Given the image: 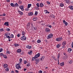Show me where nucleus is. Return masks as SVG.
<instances>
[{
    "mask_svg": "<svg viewBox=\"0 0 73 73\" xmlns=\"http://www.w3.org/2000/svg\"><path fill=\"white\" fill-rule=\"evenodd\" d=\"M66 44V41H64L63 43H62V48H64V47H65V45Z\"/></svg>",
    "mask_w": 73,
    "mask_h": 73,
    "instance_id": "obj_1",
    "label": "nucleus"
},
{
    "mask_svg": "<svg viewBox=\"0 0 73 73\" xmlns=\"http://www.w3.org/2000/svg\"><path fill=\"white\" fill-rule=\"evenodd\" d=\"M20 64H16L15 67H16V68L17 69H21V66H19Z\"/></svg>",
    "mask_w": 73,
    "mask_h": 73,
    "instance_id": "obj_2",
    "label": "nucleus"
},
{
    "mask_svg": "<svg viewBox=\"0 0 73 73\" xmlns=\"http://www.w3.org/2000/svg\"><path fill=\"white\" fill-rule=\"evenodd\" d=\"M21 39L23 41L24 40H25H25H27V37H26L25 36H23L21 37Z\"/></svg>",
    "mask_w": 73,
    "mask_h": 73,
    "instance_id": "obj_3",
    "label": "nucleus"
},
{
    "mask_svg": "<svg viewBox=\"0 0 73 73\" xmlns=\"http://www.w3.org/2000/svg\"><path fill=\"white\" fill-rule=\"evenodd\" d=\"M53 34H50L47 37V39H49V38H51L53 37Z\"/></svg>",
    "mask_w": 73,
    "mask_h": 73,
    "instance_id": "obj_4",
    "label": "nucleus"
},
{
    "mask_svg": "<svg viewBox=\"0 0 73 73\" xmlns=\"http://www.w3.org/2000/svg\"><path fill=\"white\" fill-rule=\"evenodd\" d=\"M19 8L22 11H24V6L23 5H20L19 6Z\"/></svg>",
    "mask_w": 73,
    "mask_h": 73,
    "instance_id": "obj_5",
    "label": "nucleus"
},
{
    "mask_svg": "<svg viewBox=\"0 0 73 73\" xmlns=\"http://www.w3.org/2000/svg\"><path fill=\"white\" fill-rule=\"evenodd\" d=\"M32 30H33V31H35L36 29H37V28L35 27V26H34V27L32 26V27H31Z\"/></svg>",
    "mask_w": 73,
    "mask_h": 73,
    "instance_id": "obj_6",
    "label": "nucleus"
},
{
    "mask_svg": "<svg viewBox=\"0 0 73 73\" xmlns=\"http://www.w3.org/2000/svg\"><path fill=\"white\" fill-rule=\"evenodd\" d=\"M40 56V53H38L37 54H36L35 56V58H38Z\"/></svg>",
    "mask_w": 73,
    "mask_h": 73,
    "instance_id": "obj_7",
    "label": "nucleus"
},
{
    "mask_svg": "<svg viewBox=\"0 0 73 73\" xmlns=\"http://www.w3.org/2000/svg\"><path fill=\"white\" fill-rule=\"evenodd\" d=\"M62 38L61 37L59 38H57L56 40L57 41H61L62 40Z\"/></svg>",
    "mask_w": 73,
    "mask_h": 73,
    "instance_id": "obj_8",
    "label": "nucleus"
},
{
    "mask_svg": "<svg viewBox=\"0 0 73 73\" xmlns=\"http://www.w3.org/2000/svg\"><path fill=\"white\" fill-rule=\"evenodd\" d=\"M18 12H19V14H20V15H23V13L21 11H20L19 10H17Z\"/></svg>",
    "mask_w": 73,
    "mask_h": 73,
    "instance_id": "obj_9",
    "label": "nucleus"
},
{
    "mask_svg": "<svg viewBox=\"0 0 73 73\" xmlns=\"http://www.w3.org/2000/svg\"><path fill=\"white\" fill-rule=\"evenodd\" d=\"M63 23L64 24H65L66 26L68 25V23L65 21V20H64L63 21Z\"/></svg>",
    "mask_w": 73,
    "mask_h": 73,
    "instance_id": "obj_10",
    "label": "nucleus"
},
{
    "mask_svg": "<svg viewBox=\"0 0 73 73\" xmlns=\"http://www.w3.org/2000/svg\"><path fill=\"white\" fill-rule=\"evenodd\" d=\"M46 32H49L50 31V29L48 28H46L45 29Z\"/></svg>",
    "mask_w": 73,
    "mask_h": 73,
    "instance_id": "obj_11",
    "label": "nucleus"
},
{
    "mask_svg": "<svg viewBox=\"0 0 73 73\" xmlns=\"http://www.w3.org/2000/svg\"><path fill=\"white\" fill-rule=\"evenodd\" d=\"M4 25L6 26H9V22H5L4 23Z\"/></svg>",
    "mask_w": 73,
    "mask_h": 73,
    "instance_id": "obj_12",
    "label": "nucleus"
},
{
    "mask_svg": "<svg viewBox=\"0 0 73 73\" xmlns=\"http://www.w3.org/2000/svg\"><path fill=\"white\" fill-rule=\"evenodd\" d=\"M68 57V55L66 54L64 56V57H63V58L64 59V60H65V59H66V58H67Z\"/></svg>",
    "mask_w": 73,
    "mask_h": 73,
    "instance_id": "obj_13",
    "label": "nucleus"
},
{
    "mask_svg": "<svg viewBox=\"0 0 73 73\" xmlns=\"http://www.w3.org/2000/svg\"><path fill=\"white\" fill-rule=\"evenodd\" d=\"M19 6V4H18V3H16L14 5V7L15 8V7H18Z\"/></svg>",
    "mask_w": 73,
    "mask_h": 73,
    "instance_id": "obj_14",
    "label": "nucleus"
},
{
    "mask_svg": "<svg viewBox=\"0 0 73 73\" xmlns=\"http://www.w3.org/2000/svg\"><path fill=\"white\" fill-rule=\"evenodd\" d=\"M35 61L36 62H40V60H39V58L36 59Z\"/></svg>",
    "mask_w": 73,
    "mask_h": 73,
    "instance_id": "obj_15",
    "label": "nucleus"
},
{
    "mask_svg": "<svg viewBox=\"0 0 73 73\" xmlns=\"http://www.w3.org/2000/svg\"><path fill=\"white\" fill-rule=\"evenodd\" d=\"M65 2L66 4H69L70 1V0H65Z\"/></svg>",
    "mask_w": 73,
    "mask_h": 73,
    "instance_id": "obj_16",
    "label": "nucleus"
},
{
    "mask_svg": "<svg viewBox=\"0 0 73 73\" xmlns=\"http://www.w3.org/2000/svg\"><path fill=\"white\" fill-rule=\"evenodd\" d=\"M28 15L29 16H32V15H33V13L31 12L30 13H29Z\"/></svg>",
    "mask_w": 73,
    "mask_h": 73,
    "instance_id": "obj_17",
    "label": "nucleus"
},
{
    "mask_svg": "<svg viewBox=\"0 0 73 73\" xmlns=\"http://www.w3.org/2000/svg\"><path fill=\"white\" fill-rule=\"evenodd\" d=\"M3 67L5 68H7L8 67V65L7 64H5L3 65Z\"/></svg>",
    "mask_w": 73,
    "mask_h": 73,
    "instance_id": "obj_18",
    "label": "nucleus"
},
{
    "mask_svg": "<svg viewBox=\"0 0 73 73\" xmlns=\"http://www.w3.org/2000/svg\"><path fill=\"white\" fill-rule=\"evenodd\" d=\"M31 6L32 5L31 4H29L27 6L28 9H29V8H30Z\"/></svg>",
    "mask_w": 73,
    "mask_h": 73,
    "instance_id": "obj_19",
    "label": "nucleus"
},
{
    "mask_svg": "<svg viewBox=\"0 0 73 73\" xmlns=\"http://www.w3.org/2000/svg\"><path fill=\"white\" fill-rule=\"evenodd\" d=\"M40 7H43L44 6V4L42 3H41L40 4Z\"/></svg>",
    "mask_w": 73,
    "mask_h": 73,
    "instance_id": "obj_20",
    "label": "nucleus"
},
{
    "mask_svg": "<svg viewBox=\"0 0 73 73\" xmlns=\"http://www.w3.org/2000/svg\"><path fill=\"white\" fill-rule=\"evenodd\" d=\"M10 5H11V7H15V5H14V4L13 3H11L10 4Z\"/></svg>",
    "mask_w": 73,
    "mask_h": 73,
    "instance_id": "obj_21",
    "label": "nucleus"
},
{
    "mask_svg": "<svg viewBox=\"0 0 73 73\" xmlns=\"http://www.w3.org/2000/svg\"><path fill=\"white\" fill-rule=\"evenodd\" d=\"M26 48H28V49H31V48H32V46L29 45H27V46H26Z\"/></svg>",
    "mask_w": 73,
    "mask_h": 73,
    "instance_id": "obj_22",
    "label": "nucleus"
},
{
    "mask_svg": "<svg viewBox=\"0 0 73 73\" xmlns=\"http://www.w3.org/2000/svg\"><path fill=\"white\" fill-rule=\"evenodd\" d=\"M17 52L18 53H20V52H21V50L20 49H18L17 50Z\"/></svg>",
    "mask_w": 73,
    "mask_h": 73,
    "instance_id": "obj_23",
    "label": "nucleus"
},
{
    "mask_svg": "<svg viewBox=\"0 0 73 73\" xmlns=\"http://www.w3.org/2000/svg\"><path fill=\"white\" fill-rule=\"evenodd\" d=\"M69 8L71 10H72V11H73V7L72 6H70L69 7Z\"/></svg>",
    "mask_w": 73,
    "mask_h": 73,
    "instance_id": "obj_24",
    "label": "nucleus"
},
{
    "mask_svg": "<svg viewBox=\"0 0 73 73\" xmlns=\"http://www.w3.org/2000/svg\"><path fill=\"white\" fill-rule=\"evenodd\" d=\"M60 66H64V62H62L60 63Z\"/></svg>",
    "mask_w": 73,
    "mask_h": 73,
    "instance_id": "obj_25",
    "label": "nucleus"
},
{
    "mask_svg": "<svg viewBox=\"0 0 73 73\" xmlns=\"http://www.w3.org/2000/svg\"><path fill=\"white\" fill-rule=\"evenodd\" d=\"M14 45L15 47L19 46V44H14Z\"/></svg>",
    "mask_w": 73,
    "mask_h": 73,
    "instance_id": "obj_26",
    "label": "nucleus"
},
{
    "mask_svg": "<svg viewBox=\"0 0 73 73\" xmlns=\"http://www.w3.org/2000/svg\"><path fill=\"white\" fill-rule=\"evenodd\" d=\"M32 51L30 50L29 52H28V54H32Z\"/></svg>",
    "mask_w": 73,
    "mask_h": 73,
    "instance_id": "obj_27",
    "label": "nucleus"
},
{
    "mask_svg": "<svg viewBox=\"0 0 73 73\" xmlns=\"http://www.w3.org/2000/svg\"><path fill=\"white\" fill-rule=\"evenodd\" d=\"M68 62L70 64H71L73 62V61L72 60H70Z\"/></svg>",
    "mask_w": 73,
    "mask_h": 73,
    "instance_id": "obj_28",
    "label": "nucleus"
},
{
    "mask_svg": "<svg viewBox=\"0 0 73 73\" xmlns=\"http://www.w3.org/2000/svg\"><path fill=\"white\" fill-rule=\"evenodd\" d=\"M60 6L61 7H63V6H64V4L63 3H61L60 4Z\"/></svg>",
    "mask_w": 73,
    "mask_h": 73,
    "instance_id": "obj_29",
    "label": "nucleus"
},
{
    "mask_svg": "<svg viewBox=\"0 0 73 73\" xmlns=\"http://www.w3.org/2000/svg\"><path fill=\"white\" fill-rule=\"evenodd\" d=\"M30 24H31V23H29L27 24V26L28 28H29V27H30Z\"/></svg>",
    "mask_w": 73,
    "mask_h": 73,
    "instance_id": "obj_30",
    "label": "nucleus"
},
{
    "mask_svg": "<svg viewBox=\"0 0 73 73\" xmlns=\"http://www.w3.org/2000/svg\"><path fill=\"white\" fill-rule=\"evenodd\" d=\"M36 19H37V17H35L33 18V21H36Z\"/></svg>",
    "mask_w": 73,
    "mask_h": 73,
    "instance_id": "obj_31",
    "label": "nucleus"
},
{
    "mask_svg": "<svg viewBox=\"0 0 73 73\" xmlns=\"http://www.w3.org/2000/svg\"><path fill=\"white\" fill-rule=\"evenodd\" d=\"M36 58H35V57H33L32 58V61H34V60H35V59Z\"/></svg>",
    "mask_w": 73,
    "mask_h": 73,
    "instance_id": "obj_32",
    "label": "nucleus"
},
{
    "mask_svg": "<svg viewBox=\"0 0 73 73\" xmlns=\"http://www.w3.org/2000/svg\"><path fill=\"white\" fill-rule=\"evenodd\" d=\"M22 35H25V32L24 31H22Z\"/></svg>",
    "mask_w": 73,
    "mask_h": 73,
    "instance_id": "obj_33",
    "label": "nucleus"
},
{
    "mask_svg": "<svg viewBox=\"0 0 73 73\" xmlns=\"http://www.w3.org/2000/svg\"><path fill=\"white\" fill-rule=\"evenodd\" d=\"M3 29H0V32H2L3 31H4V29H3Z\"/></svg>",
    "mask_w": 73,
    "mask_h": 73,
    "instance_id": "obj_34",
    "label": "nucleus"
},
{
    "mask_svg": "<svg viewBox=\"0 0 73 73\" xmlns=\"http://www.w3.org/2000/svg\"><path fill=\"white\" fill-rule=\"evenodd\" d=\"M37 42L38 43H40L41 42V40H38L37 41Z\"/></svg>",
    "mask_w": 73,
    "mask_h": 73,
    "instance_id": "obj_35",
    "label": "nucleus"
},
{
    "mask_svg": "<svg viewBox=\"0 0 73 73\" xmlns=\"http://www.w3.org/2000/svg\"><path fill=\"white\" fill-rule=\"evenodd\" d=\"M60 44H59L56 45V46L58 48H59L60 47Z\"/></svg>",
    "mask_w": 73,
    "mask_h": 73,
    "instance_id": "obj_36",
    "label": "nucleus"
},
{
    "mask_svg": "<svg viewBox=\"0 0 73 73\" xmlns=\"http://www.w3.org/2000/svg\"><path fill=\"white\" fill-rule=\"evenodd\" d=\"M44 11L45 13H48V11H47V10H44Z\"/></svg>",
    "mask_w": 73,
    "mask_h": 73,
    "instance_id": "obj_37",
    "label": "nucleus"
},
{
    "mask_svg": "<svg viewBox=\"0 0 73 73\" xmlns=\"http://www.w3.org/2000/svg\"><path fill=\"white\" fill-rule=\"evenodd\" d=\"M72 50L71 48H69L68 49V51L69 52L71 51H72Z\"/></svg>",
    "mask_w": 73,
    "mask_h": 73,
    "instance_id": "obj_38",
    "label": "nucleus"
},
{
    "mask_svg": "<svg viewBox=\"0 0 73 73\" xmlns=\"http://www.w3.org/2000/svg\"><path fill=\"white\" fill-rule=\"evenodd\" d=\"M37 14H38V13H37V12L36 11L35 12V16H37Z\"/></svg>",
    "mask_w": 73,
    "mask_h": 73,
    "instance_id": "obj_39",
    "label": "nucleus"
},
{
    "mask_svg": "<svg viewBox=\"0 0 73 73\" xmlns=\"http://www.w3.org/2000/svg\"><path fill=\"white\" fill-rule=\"evenodd\" d=\"M36 6H37V7H40V6H39V3H37L36 4Z\"/></svg>",
    "mask_w": 73,
    "mask_h": 73,
    "instance_id": "obj_40",
    "label": "nucleus"
},
{
    "mask_svg": "<svg viewBox=\"0 0 73 73\" xmlns=\"http://www.w3.org/2000/svg\"><path fill=\"white\" fill-rule=\"evenodd\" d=\"M6 30L7 31H10V29L7 28L6 29Z\"/></svg>",
    "mask_w": 73,
    "mask_h": 73,
    "instance_id": "obj_41",
    "label": "nucleus"
},
{
    "mask_svg": "<svg viewBox=\"0 0 73 73\" xmlns=\"http://www.w3.org/2000/svg\"><path fill=\"white\" fill-rule=\"evenodd\" d=\"M60 54H58L57 56L58 59H59V58H60Z\"/></svg>",
    "mask_w": 73,
    "mask_h": 73,
    "instance_id": "obj_42",
    "label": "nucleus"
},
{
    "mask_svg": "<svg viewBox=\"0 0 73 73\" xmlns=\"http://www.w3.org/2000/svg\"><path fill=\"white\" fill-rule=\"evenodd\" d=\"M20 62H21L23 61V59L22 58H20L19 59Z\"/></svg>",
    "mask_w": 73,
    "mask_h": 73,
    "instance_id": "obj_43",
    "label": "nucleus"
},
{
    "mask_svg": "<svg viewBox=\"0 0 73 73\" xmlns=\"http://www.w3.org/2000/svg\"><path fill=\"white\" fill-rule=\"evenodd\" d=\"M27 62V60H25L24 61V64H26Z\"/></svg>",
    "mask_w": 73,
    "mask_h": 73,
    "instance_id": "obj_44",
    "label": "nucleus"
},
{
    "mask_svg": "<svg viewBox=\"0 0 73 73\" xmlns=\"http://www.w3.org/2000/svg\"><path fill=\"white\" fill-rule=\"evenodd\" d=\"M5 70H6V71L7 72L8 71V70H9V69H8V68H6V69H5Z\"/></svg>",
    "mask_w": 73,
    "mask_h": 73,
    "instance_id": "obj_45",
    "label": "nucleus"
},
{
    "mask_svg": "<svg viewBox=\"0 0 73 73\" xmlns=\"http://www.w3.org/2000/svg\"><path fill=\"white\" fill-rule=\"evenodd\" d=\"M6 53H7V54H10V52H9V51L8 50V51H7Z\"/></svg>",
    "mask_w": 73,
    "mask_h": 73,
    "instance_id": "obj_46",
    "label": "nucleus"
},
{
    "mask_svg": "<svg viewBox=\"0 0 73 73\" xmlns=\"http://www.w3.org/2000/svg\"><path fill=\"white\" fill-rule=\"evenodd\" d=\"M3 56V57H4V58H7V55H4Z\"/></svg>",
    "mask_w": 73,
    "mask_h": 73,
    "instance_id": "obj_47",
    "label": "nucleus"
},
{
    "mask_svg": "<svg viewBox=\"0 0 73 73\" xmlns=\"http://www.w3.org/2000/svg\"><path fill=\"white\" fill-rule=\"evenodd\" d=\"M42 73V71L41 70L38 71V73Z\"/></svg>",
    "mask_w": 73,
    "mask_h": 73,
    "instance_id": "obj_48",
    "label": "nucleus"
},
{
    "mask_svg": "<svg viewBox=\"0 0 73 73\" xmlns=\"http://www.w3.org/2000/svg\"><path fill=\"white\" fill-rule=\"evenodd\" d=\"M41 25H45V23L44 22L43 23H42Z\"/></svg>",
    "mask_w": 73,
    "mask_h": 73,
    "instance_id": "obj_49",
    "label": "nucleus"
},
{
    "mask_svg": "<svg viewBox=\"0 0 73 73\" xmlns=\"http://www.w3.org/2000/svg\"><path fill=\"white\" fill-rule=\"evenodd\" d=\"M13 36H14L13 35V34H11V38H13Z\"/></svg>",
    "mask_w": 73,
    "mask_h": 73,
    "instance_id": "obj_50",
    "label": "nucleus"
},
{
    "mask_svg": "<svg viewBox=\"0 0 73 73\" xmlns=\"http://www.w3.org/2000/svg\"><path fill=\"white\" fill-rule=\"evenodd\" d=\"M3 51V48H1L0 49V52H2Z\"/></svg>",
    "mask_w": 73,
    "mask_h": 73,
    "instance_id": "obj_51",
    "label": "nucleus"
},
{
    "mask_svg": "<svg viewBox=\"0 0 73 73\" xmlns=\"http://www.w3.org/2000/svg\"><path fill=\"white\" fill-rule=\"evenodd\" d=\"M46 3H47V4H50V2H49L48 1H47L46 2Z\"/></svg>",
    "mask_w": 73,
    "mask_h": 73,
    "instance_id": "obj_52",
    "label": "nucleus"
},
{
    "mask_svg": "<svg viewBox=\"0 0 73 73\" xmlns=\"http://www.w3.org/2000/svg\"><path fill=\"white\" fill-rule=\"evenodd\" d=\"M6 15L5 13H3L2 14V16H5Z\"/></svg>",
    "mask_w": 73,
    "mask_h": 73,
    "instance_id": "obj_53",
    "label": "nucleus"
},
{
    "mask_svg": "<svg viewBox=\"0 0 73 73\" xmlns=\"http://www.w3.org/2000/svg\"><path fill=\"white\" fill-rule=\"evenodd\" d=\"M6 34H7V35H9L8 36H9L10 35V33H6Z\"/></svg>",
    "mask_w": 73,
    "mask_h": 73,
    "instance_id": "obj_54",
    "label": "nucleus"
},
{
    "mask_svg": "<svg viewBox=\"0 0 73 73\" xmlns=\"http://www.w3.org/2000/svg\"><path fill=\"white\" fill-rule=\"evenodd\" d=\"M7 38L10 39V38H11V37L10 36H8L7 37Z\"/></svg>",
    "mask_w": 73,
    "mask_h": 73,
    "instance_id": "obj_55",
    "label": "nucleus"
},
{
    "mask_svg": "<svg viewBox=\"0 0 73 73\" xmlns=\"http://www.w3.org/2000/svg\"><path fill=\"white\" fill-rule=\"evenodd\" d=\"M15 72H16V73H19V71L17 70H15Z\"/></svg>",
    "mask_w": 73,
    "mask_h": 73,
    "instance_id": "obj_56",
    "label": "nucleus"
},
{
    "mask_svg": "<svg viewBox=\"0 0 73 73\" xmlns=\"http://www.w3.org/2000/svg\"><path fill=\"white\" fill-rule=\"evenodd\" d=\"M25 10L26 11H29V9L27 8V9H26Z\"/></svg>",
    "mask_w": 73,
    "mask_h": 73,
    "instance_id": "obj_57",
    "label": "nucleus"
},
{
    "mask_svg": "<svg viewBox=\"0 0 73 73\" xmlns=\"http://www.w3.org/2000/svg\"><path fill=\"white\" fill-rule=\"evenodd\" d=\"M5 36H6V37H8V35L6 34H5Z\"/></svg>",
    "mask_w": 73,
    "mask_h": 73,
    "instance_id": "obj_58",
    "label": "nucleus"
},
{
    "mask_svg": "<svg viewBox=\"0 0 73 73\" xmlns=\"http://www.w3.org/2000/svg\"><path fill=\"white\" fill-rule=\"evenodd\" d=\"M0 54L1 56H3L4 55V54H3V53H1Z\"/></svg>",
    "mask_w": 73,
    "mask_h": 73,
    "instance_id": "obj_59",
    "label": "nucleus"
},
{
    "mask_svg": "<svg viewBox=\"0 0 73 73\" xmlns=\"http://www.w3.org/2000/svg\"><path fill=\"white\" fill-rule=\"evenodd\" d=\"M54 17H55V16H54V15H52V18H54Z\"/></svg>",
    "mask_w": 73,
    "mask_h": 73,
    "instance_id": "obj_60",
    "label": "nucleus"
},
{
    "mask_svg": "<svg viewBox=\"0 0 73 73\" xmlns=\"http://www.w3.org/2000/svg\"><path fill=\"white\" fill-rule=\"evenodd\" d=\"M72 48H73V42H72Z\"/></svg>",
    "mask_w": 73,
    "mask_h": 73,
    "instance_id": "obj_61",
    "label": "nucleus"
},
{
    "mask_svg": "<svg viewBox=\"0 0 73 73\" xmlns=\"http://www.w3.org/2000/svg\"><path fill=\"white\" fill-rule=\"evenodd\" d=\"M42 58L43 59H44V58H45V56H42Z\"/></svg>",
    "mask_w": 73,
    "mask_h": 73,
    "instance_id": "obj_62",
    "label": "nucleus"
},
{
    "mask_svg": "<svg viewBox=\"0 0 73 73\" xmlns=\"http://www.w3.org/2000/svg\"><path fill=\"white\" fill-rule=\"evenodd\" d=\"M17 36L18 37H20V34H18L17 35Z\"/></svg>",
    "mask_w": 73,
    "mask_h": 73,
    "instance_id": "obj_63",
    "label": "nucleus"
},
{
    "mask_svg": "<svg viewBox=\"0 0 73 73\" xmlns=\"http://www.w3.org/2000/svg\"><path fill=\"white\" fill-rule=\"evenodd\" d=\"M11 73H15V72H14V71H12L11 72Z\"/></svg>",
    "mask_w": 73,
    "mask_h": 73,
    "instance_id": "obj_64",
    "label": "nucleus"
}]
</instances>
